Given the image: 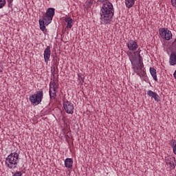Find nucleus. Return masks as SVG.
Here are the masks:
<instances>
[{
	"mask_svg": "<svg viewBox=\"0 0 176 176\" xmlns=\"http://www.w3.org/2000/svg\"><path fill=\"white\" fill-rule=\"evenodd\" d=\"M104 3L100 10V20L104 21V24H111L113 17V6L108 0H100Z\"/></svg>",
	"mask_w": 176,
	"mask_h": 176,
	"instance_id": "f257e3e1",
	"label": "nucleus"
},
{
	"mask_svg": "<svg viewBox=\"0 0 176 176\" xmlns=\"http://www.w3.org/2000/svg\"><path fill=\"white\" fill-rule=\"evenodd\" d=\"M19 155L17 153H11L6 159V164L10 170L16 168L19 164Z\"/></svg>",
	"mask_w": 176,
	"mask_h": 176,
	"instance_id": "f03ea898",
	"label": "nucleus"
},
{
	"mask_svg": "<svg viewBox=\"0 0 176 176\" xmlns=\"http://www.w3.org/2000/svg\"><path fill=\"white\" fill-rule=\"evenodd\" d=\"M42 100H43V91L42 89L36 91V94L30 96L29 98V100L33 105H39V103L42 102Z\"/></svg>",
	"mask_w": 176,
	"mask_h": 176,
	"instance_id": "7ed1b4c3",
	"label": "nucleus"
},
{
	"mask_svg": "<svg viewBox=\"0 0 176 176\" xmlns=\"http://www.w3.org/2000/svg\"><path fill=\"white\" fill-rule=\"evenodd\" d=\"M53 18L48 16L47 15L43 14V19H39V25L40 30L43 31V32H47V29L45 25H47L52 23Z\"/></svg>",
	"mask_w": 176,
	"mask_h": 176,
	"instance_id": "20e7f679",
	"label": "nucleus"
},
{
	"mask_svg": "<svg viewBox=\"0 0 176 176\" xmlns=\"http://www.w3.org/2000/svg\"><path fill=\"white\" fill-rule=\"evenodd\" d=\"M63 105L66 113H69L70 115L74 114V110L75 109V107L74 106L72 102L68 101V100L65 99V98H63Z\"/></svg>",
	"mask_w": 176,
	"mask_h": 176,
	"instance_id": "39448f33",
	"label": "nucleus"
},
{
	"mask_svg": "<svg viewBox=\"0 0 176 176\" xmlns=\"http://www.w3.org/2000/svg\"><path fill=\"white\" fill-rule=\"evenodd\" d=\"M160 35L162 39H166V41H170L173 38V33L168 30L165 28H160L159 30Z\"/></svg>",
	"mask_w": 176,
	"mask_h": 176,
	"instance_id": "423d86ee",
	"label": "nucleus"
},
{
	"mask_svg": "<svg viewBox=\"0 0 176 176\" xmlns=\"http://www.w3.org/2000/svg\"><path fill=\"white\" fill-rule=\"evenodd\" d=\"M166 164L170 166V170H175L176 166L175 157L170 155L165 157Z\"/></svg>",
	"mask_w": 176,
	"mask_h": 176,
	"instance_id": "0eeeda50",
	"label": "nucleus"
},
{
	"mask_svg": "<svg viewBox=\"0 0 176 176\" xmlns=\"http://www.w3.org/2000/svg\"><path fill=\"white\" fill-rule=\"evenodd\" d=\"M126 46L131 52H135V50L138 49V44H137V43L133 40H130L127 43Z\"/></svg>",
	"mask_w": 176,
	"mask_h": 176,
	"instance_id": "6e6552de",
	"label": "nucleus"
},
{
	"mask_svg": "<svg viewBox=\"0 0 176 176\" xmlns=\"http://www.w3.org/2000/svg\"><path fill=\"white\" fill-rule=\"evenodd\" d=\"M50 54H52L50 46H47L44 51V60L46 63H48L49 60H50Z\"/></svg>",
	"mask_w": 176,
	"mask_h": 176,
	"instance_id": "1a4fd4ad",
	"label": "nucleus"
},
{
	"mask_svg": "<svg viewBox=\"0 0 176 176\" xmlns=\"http://www.w3.org/2000/svg\"><path fill=\"white\" fill-rule=\"evenodd\" d=\"M147 94L149 96V97H153V98H154L155 101H157V102L160 101V96H159L156 92H153V91L149 90L147 91Z\"/></svg>",
	"mask_w": 176,
	"mask_h": 176,
	"instance_id": "9d476101",
	"label": "nucleus"
},
{
	"mask_svg": "<svg viewBox=\"0 0 176 176\" xmlns=\"http://www.w3.org/2000/svg\"><path fill=\"white\" fill-rule=\"evenodd\" d=\"M131 56H129V60L132 64L133 67H135L137 65V56L131 52H129Z\"/></svg>",
	"mask_w": 176,
	"mask_h": 176,
	"instance_id": "9b49d317",
	"label": "nucleus"
},
{
	"mask_svg": "<svg viewBox=\"0 0 176 176\" xmlns=\"http://www.w3.org/2000/svg\"><path fill=\"white\" fill-rule=\"evenodd\" d=\"M169 64L170 65H176V53L174 52H171L170 55Z\"/></svg>",
	"mask_w": 176,
	"mask_h": 176,
	"instance_id": "f8f14e48",
	"label": "nucleus"
},
{
	"mask_svg": "<svg viewBox=\"0 0 176 176\" xmlns=\"http://www.w3.org/2000/svg\"><path fill=\"white\" fill-rule=\"evenodd\" d=\"M55 13H56V9H54V8H50L47 10L45 14L48 17H51L53 19V17H54Z\"/></svg>",
	"mask_w": 176,
	"mask_h": 176,
	"instance_id": "ddd939ff",
	"label": "nucleus"
},
{
	"mask_svg": "<svg viewBox=\"0 0 176 176\" xmlns=\"http://www.w3.org/2000/svg\"><path fill=\"white\" fill-rule=\"evenodd\" d=\"M72 164H74V160L72 158H66L65 160V166L66 168H72Z\"/></svg>",
	"mask_w": 176,
	"mask_h": 176,
	"instance_id": "4468645a",
	"label": "nucleus"
},
{
	"mask_svg": "<svg viewBox=\"0 0 176 176\" xmlns=\"http://www.w3.org/2000/svg\"><path fill=\"white\" fill-rule=\"evenodd\" d=\"M149 71L153 79H154L155 82H157V73L156 72V69L150 67Z\"/></svg>",
	"mask_w": 176,
	"mask_h": 176,
	"instance_id": "2eb2a0df",
	"label": "nucleus"
},
{
	"mask_svg": "<svg viewBox=\"0 0 176 176\" xmlns=\"http://www.w3.org/2000/svg\"><path fill=\"white\" fill-rule=\"evenodd\" d=\"M135 69L136 71H138V72H136L138 75H140V72H141V71H142V68H144V63L142 62H138L137 63L136 62V65L133 66ZM138 71H140V72H138Z\"/></svg>",
	"mask_w": 176,
	"mask_h": 176,
	"instance_id": "dca6fc26",
	"label": "nucleus"
},
{
	"mask_svg": "<svg viewBox=\"0 0 176 176\" xmlns=\"http://www.w3.org/2000/svg\"><path fill=\"white\" fill-rule=\"evenodd\" d=\"M57 90L58 89V85L56 83V81L54 80V78H51V81L50 82V90Z\"/></svg>",
	"mask_w": 176,
	"mask_h": 176,
	"instance_id": "f3484780",
	"label": "nucleus"
},
{
	"mask_svg": "<svg viewBox=\"0 0 176 176\" xmlns=\"http://www.w3.org/2000/svg\"><path fill=\"white\" fill-rule=\"evenodd\" d=\"M65 23H67V28H72V23L74 20L71 17H67L65 19Z\"/></svg>",
	"mask_w": 176,
	"mask_h": 176,
	"instance_id": "a211bd4d",
	"label": "nucleus"
},
{
	"mask_svg": "<svg viewBox=\"0 0 176 176\" xmlns=\"http://www.w3.org/2000/svg\"><path fill=\"white\" fill-rule=\"evenodd\" d=\"M135 3V0H125L126 6L129 9H130V8H133Z\"/></svg>",
	"mask_w": 176,
	"mask_h": 176,
	"instance_id": "6ab92c4d",
	"label": "nucleus"
},
{
	"mask_svg": "<svg viewBox=\"0 0 176 176\" xmlns=\"http://www.w3.org/2000/svg\"><path fill=\"white\" fill-rule=\"evenodd\" d=\"M56 90H53V92L52 91V89H50V97L51 100H56V97H57V94L56 93Z\"/></svg>",
	"mask_w": 176,
	"mask_h": 176,
	"instance_id": "aec40b11",
	"label": "nucleus"
},
{
	"mask_svg": "<svg viewBox=\"0 0 176 176\" xmlns=\"http://www.w3.org/2000/svg\"><path fill=\"white\" fill-rule=\"evenodd\" d=\"M6 5V0H0V9L5 8Z\"/></svg>",
	"mask_w": 176,
	"mask_h": 176,
	"instance_id": "412c9836",
	"label": "nucleus"
},
{
	"mask_svg": "<svg viewBox=\"0 0 176 176\" xmlns=\"http://www.w3.org/2000/svg\"><path fill=\"white\" fill-rule=\"evenodd\" d=\"M94 2V0H88L86 3L87 8H91V5H93V3Z\"/></svg>",
	"mask_w": 176,
	"mask_h": 176,
	"instance_id": "4be33fe9",
	"label": "nucleus"
},
{
	"mask_svg": "<svg viewBox=\"0 0 176 176\" xmlns=\"http://www.w3.org/2000/svg\"><path fill=\"white\" fill-rule=\"evenodd\" d=\"M54 65H55V67H58V60H57V56L54 57Z\"/></svg>",
	"mask_w": 176,
	"mask_h": 176,
	"instance_id": "5701e85b",
	"label": "nucleus"
},
{
	"mask_svg": "<svg viewBox=\"0 0 176 176\" xmlns=\"http://www.w3.org/2000/svg\"><path fill=\"white\" fill-rule=\"evenodd\" d=\"M170 146H172L173 148H174V146H176V140H170Z\"/></svg>",
	"mask_w": 176,
	"mask_h": 176,
	"instance_id": "b1692460",
	"label": "nucleus"
},
{
	"mask_svg": "<svg viewBox=\"0 0 176 176\" xmlns=\"http://www.w3.org/2000/svg\"><path fill=\"white\" fill-rule=\"evenodd\" d=\"M172 47L176 51V38H175L174 41L172 43Z\"/></svg>",
	"mask_w": 176,
	"mask_h": 176,
	"instance_id": "393cba45",
	"label": "nucleus"
},
{
	"mask_svg": "<svg viewBox=\"0 0 176 176\" xmlns=\"http://www.w3.org/2000/svg\"><path fill=\"white\" fill-rule=\"evenodd\" d=\"M23 173L21 171H16L12 176H22Z\"/></svg>",
	"mask_w": 176,
	"mask_h": 176,
	"instance_id": "a878e982",
	"label": "nucleus"
},
{
	"mask_svg": "<svg viewBox=\"0 0 176 176\" xmlns=\"http://www.w3.org/2000/svg\"><path fill=\"white\" fill-rule=\"evenodd\" d=\"M51 79H56V72H51Z\"/></svg>",
	"mask_w": 176,
	"mask_h": 176,
	"instance_id": "bb28decb",
	"label": "nucleus"
},
{
	"mask_svg": "<svg viewBox=\"0 0 176 176\" xmlns=\"http://www.w3.org/2000/svg\"><path fill=\"white\" fill-rule=\"evenodd\" d=\"M171 5L174 7L176 8V0H171Z\"/></svg>",
	"mask_w": 176,
	"mask_h": 176,
	"instance_id": "cd10ccee",
	"label": "nucleus"
},
{
	"mask_svg": "<svg viewBox=\"0 0 176 176\" xmlns=\"http://www.w3.org/2000/svg\"><path fill=\"white\" fill-rule=\"evenodd\" d=\"M138 57H139L138 63H143L142 62V56H141V54H139Z\"/></svg>",
	"mask_w": 176,
	"mask_h": 176,
	"instance_id": "c85d7f7f",
	"label": "nucleus"
},
{
	"mask_svg": "<svg viewBox=\"0 0 176 176\" xmlns=\"http://www.w3.org/2000/svg\"><path fill=\"white\" fill-rule=\"evenodd\" d=\"M51 72H56V67L54 66L51 67Z\"/></svg>",
	"mask_w": 176,
	"mask_h": 176,
	"instance_id": "c756f323",
	"label": "nucleus"
},
{
	"mask_svg": "<svg viewBox=\"0 0 176 176\" xmlns=\"http://www.w3.org/2000/svg\"><path fill=\"white\" fill-rule=\"evenodd\" d=\"M14 0H7V2L9 5H12V3H13Z\"/></svg>",
	"mask_w": 176,
	"mask_h": 176,
	"instance_id": "7c9ffc66",
	"label": "nucleus"
},
{
	"mask_svg": "<svg viewBox=\"0 0 176 176\" xmlns=\"http://www.w3.org/2000/svg\"><path fill=\"white\" fill-rule=\"evenodd\" d=\"M173 153H175V155H176V146H173Z\"/></svg>",
	"mask_w": 176,
	"mask_h": 176,
	"instance_id": "2f4dec72",
	"label": "nucleus"
},
{
	"mask_svg": "<svg viewBox=\"0 0 176 176\" xmlns=\"http://www.w3.org/2000/svg\"><path fill=\"white\" fill-rule=\"evenodd\" d=\"M80 80L83 83L85 82V77H80Z\"/></svg>",
	"mask_w": 176,
	"mask_h": 176,
	"instance_id": "473e14b6",
	"label": "nucleus"
},
{
	"mask_svg": "<svg viewBox=\"0 0 176 176\" xmlns=\"http://www.w3.org/2000/svg\"><path fill=\"white\" fill-rule=\"evenodd\" d=\"M2 71H3V67H2V66H0V72H2Z\"/></svg>",
	"mask_w": 176,
	"mask_h": 176,
	"instance_id": "72a5a7b5",
	"label": "nucleus"
},
{
	"mask_svg": "<svg viewBox=\"0 0 176 176\" xmlns=\"http://www.w3.org/2000/svg\"><path fill=\"white\" fill-rule=\"evenodd\" d=\"M138 53H139V54L141 53V49L139 48V49L138 50Z\"/></svg>",
	"mask_w": 176,
	"mask_h": 176,
	"instance_id": "f704fd0d",
	"label": "nucleus"
}]
</instances>
